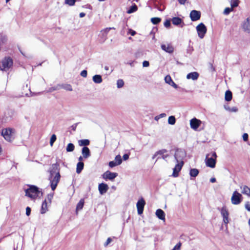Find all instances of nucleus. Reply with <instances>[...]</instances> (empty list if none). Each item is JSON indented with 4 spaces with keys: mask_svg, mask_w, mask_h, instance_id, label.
<instances>
[{
    "mask_svg": "<svg viewBox=\"0 0 250 250\" xmlns=\"http://www.w3.org/2000/svg\"><path fill=\"white\" fill-rule=\"evenodd\" d=\"M59 165L57 163L54 164L50 168L49 180L52 190H54L60 181L61 175L59 171Z\"/></svg>",
    "mask_w": 250,
    "mask_h": 250,
    "instance_id": "nucleus-1",
    "label": "nucleus"
},
{
    "mask_svg": "<svg viewBox=\"0 0 250 250\" xmlns=\"http://www.w3.org/2000/svg\"><path fill=\"white\" fill-rule=\"evenodd\" d=\"M25 195L32 199L37 198L41 193L39 188L35 186H30L29 188L25 190Z\"/></svg>",
    "mask_w": 250,
    "mask_h": 250,
    "instance_id": "nucleus-2",
    "label": "nucleus"
},
{
    "mask_svg": "<svg viewBox=\"0 0 250 250\" xmlns=\"http://www.w3.org/2000/svg\"><path fill=\"white\" fill-rule=\"evenodd\" d=\"M15 133V129L8 128L2 129L1 134L6 141L11 142L14 139Z\"/></svg>",
    "mask_w": 250,
    "mask_h": 250,
    "instance_id": "nucleus-3",
    "label": "nucleus"
},
{
    "mask_svg": "<svg viewBox=\"0 0 250 250\" xmlns=\"http://www.w3.org/2000/svg\"><path fill=\"white\" fill-rule=\"evenodd\" d=\"M13 65V60L9 57H5L0 62V69L2 71L8 70Z\"/></svg>",
    "mask_w": 250,
    "mask_h": 250,
    "instance_id": "nucleus-4",
    "label": "nucleus"
},
{
    "mask_svg": "<svg viewBox=\"0 0 250 250\" xmlns=\"http://www.w3.org/2000/svg\"><path fill=\"white\" fill-rule=\"evenodd\" d=\"M208 155L209 154H208L206 156L205 160L206 166L211 168H214L215 167L216 165V159L217 157V155L215 152H213L211 154V157L209 158Z\"/></svg>",
    "mask_w": 250,
    "mask_h": 250,
    "instance_id": "nucleus-5",
    "label": "nucleus"
},
{
    "mask_svg": "<svg viewBox=\"0 0 250 250\" xmlns=\"http://www.w3.org/2000/svg\"><path fill=\"white\" fill-rule=\"evenodd\" d=\"M167 151L166 149H163L157 151L153 156L152 159L156 158V162L158 159L162 158L165 160L169 157V155L167 153Z\"/></svg>",
    "mask_w": 250,
    "mask_h": 250,
    "instance_id": "nucleus-6",
    "label": "nucleus"
},
{
    "mask_svg": "<svg viewBox=\"0 0 250 250\" xmlns=\"http://www.w3.org/2000/svg\"><path fill=\"white\" fill-rule=\"evenodd\" d=\"M242 199V195L237 191H235L231 197V202L233 205H237L241 203Z\"/></svg>",
    "mask_w": 250,
    "mask_h": 250,
    "instance_id": "nucleus-7",
    "label": "nucleus"
},
{
    "mask_svg": "<svg viewBox=\"0 0 250 250\" xmlns=\"http://www.w3.org/2000/svg\"><path fill=\"white\" fill-rule=\"evenodd\" d=\"M196 30L199 37L200 39H203L207 31V28L205 24L203 23H200L196 26Z\"/></svg>",
    "mask_w": 250,
    "mask_h": 250,
    "instance_id": "nucleus-8",
    "label": "nucleus"
},
{
    "mask_svg": "<svg viewBox=\"0 0 250 250\" xmlns=\"http://www.w3.org/2000/svg\"><path fill=\"white\" fill-rule=\"evenodd\" d=\"M218 209L220 211L221 214L223 219L224 223L227 225L229 223V213L227 207L226 206H223L220 209Z\"/></svg>",
    "mask_w": 250,
    "mask_h": 250,
    "instance_id": "nucleus-9",
    "label": "nucleus"
},
{
    "mask_svg": "<svg viewBox=\"0 0 250 250\" xmlns=\"http://www.w3.org/2000/svg\"><path fill=\"white\" fill-rule=\"evenodd\" d=\"M186 156L185 151L182 149H177L174 154V158L177 162L183 161V159Z\"/></svg>",
    "mask_w": 250,
    "mask_h": 250,
    "instance_id": "nucleus-10",
    "label": "nucleus"
},
{
    "mask_svg": "<svg viewBox=\"0 0 250 250\" xmlns=\"http://www.w3.org/2000/svg\"><path fill=\"white\" fill-rule=\"evenodd\" d=\"M117 176V173L112 172L110 171L107 170L103 174L102 177L103 179H104L105 180L108 179L111 181H113Z\"/></svg>",
    "mask_w": 250,
    "mask_h": 250,
    "instance_id": "nucleus-11",
    "label": "nucleus"
},
{
    "mask_svg": "<svg viewBox=\"0 0 250 250\" xmlns=\"http://www.w3.org/2000/svg\"><path fill=\"white\" fill-rule=\"evenodd\" d=\"M184 165V162L181 161L177 162V164L175 165L174 168L173 169L172 176L174 177H177L179 175V171L181 170L182 167Z\"/></svg>",
    "mask_w": 250,
    "mask_h": 250,
    "instance_id": "nucleus-12",
    "label": "nucleus"
},
{
    "mask_svg": "<svg viewBox=\"0 0 250 250\" xmlns=\"http://www.w3.org/2000/svg\"><path fill=\"white\" fill-rule=\"evenodd\" d=\"M145 204V201L143 198L139 200L137 202L136 206L138 214L141 215L143 213Z\"/></svg>",
    "mask_w": 250,
    "mask_h": 250,
    "instance_id": "nucleus-13",
    "label": "nucleus"
},
{
    "mask_svg": "<svg viewBox=\"0 0 250 250\" xmlns=\"http://www.w3.org/2000/svg\"><path fill=\"white\" fill-rule=\"evenodd\" d=\"M201 123L202 122L200 120L195 118H193L190 121V127L192 129L196 130L201 125Z\"/></svg>",
    "mask_w": 250,
    "mask_h": 250,
    "instance_id": "nucleus-14",
    "label": "nucleus"
},
{
    "mask_svg": "<svg viewBox=\"0 0 250 250\" xmlns=\"http://www.w3.org/2000/svg\"><path fill=\"white\" fill-rule=\"evenodd\" d=\"M201 17V12L199 11L192 10L190 13V18L193 21L199 20Z\"/></svg>",
    "mask_w": 250,
    "mask_h": 250,
    "instance_id": "nucleus-15",
    "label": "nucleus"
},
{
    "mask_svg": "<svg viewBox=\"0 0 250 250\" xmlns=\"http://www.w3.org/2000/svg\"><path fill=\"white\" fill-rule=\"evenodd\" d=\"M172 24L175 25H180V27H183L185 25V23L183 22L182 19L179 17H174L171 19Z\"/></svg>",
    "mask_w": 250,
    "mask_h": 250,
    "instance_id": "nucleus-16",
    "label": "nucleus"
},
{
    "mask_svg": "<svg viewBox=\"0 0 250 250\" xmlns=\"http://www.w3.org/2000/svg\"><path fill=\"white\" fill-rule=\"evenodd\" d=\"M161 48L162 50L168 53H172L174 51V48L170 43L162 44Z\"/></svg>",
    "mask_w": 250,
    "mask_h": 250,
    "instance_id": "nucleus-17",
    "label": "nucleus"
},
{
    "mask_svg": "<svg viewBox=\"0 0 250 250\" xmlns=\"http://www.w3.org/2000/svg\"><path fill=\"white\" fill-rule=\"evenodd\" d=\"M165 81L167 83L173 87L174 88L176 89L178 88V85L173 81L170 75H168L165 77Z\"/></svg>",
    "mask_w": 250,
    "mask_h": 250,
    "instance_id": "nucleus-18",
    "label": "nucleus"
},
{
    "mask_svg": "<svg viewBox=\"0 0 250 250\" xmlns=\"http://www.w3.org/2000/svg\"><path fill=\"white\" fill-rule=\"evenodd\" d=\"M243 29L248 33H250V17H249L242 24Z\"/></svg>",
    "mask_w": 250,
    "mask_h": 250,
    "instance_id": "nucleus-19",
    "label": "nucleus"
},
{
    "mask_svg": "<svg viewBox=\"0 0 250 250\" xmlns=\"http://www.w3.org/2000/svg\"><path fill=\"white\" fill-rule=\"evenodd\" d=\"M98 189L101 194H103L106 192L108 189V185L104 183H101L99 185Z\"/></svg>",
    "mask_w": 250,
    "mask_h": 250,
    "instance_id": "nucleus-20",
    "label": "nucleus"
},
{
    "mask_svg": "<svg viewBox=\"0 0 250 250\" xmlns=\"http://www.w3.org/2000/svg\"><path fill=\"white\" fill-rule=\"evenodd\" d=\"M82 154L84 159H87L90 156V151L88 147L84 146L82 149Z\"/></svg>",
    "mask_w": 250,
    "mask_h": 250,
    "instance_id": "nucleus-21",
    "label": "nucleus"
},
{
    "mask_svg": "<svg viewBox=\"0 0 250 250\" xmlns=\"http://www.w3.org/2000/svg\"><path fill=\"white\" fill-rule=\"evenodd\" d=\"M156 215L160 220H165V213L161 209H158L156 211Z\"/></svg>",
    "mask_w": 250,
    "mask_h": 250,
    "instance_id": "nucleus-22",
    "label": "nucleus"
},
{
    "mask_svg": "<svg viewBox=\"0 0 250 250\" xmlns=\"http://www.w3.org/2000/svg\"><path fill=\"white\" fill-rule=\"evenodd\" d=\"M241 192L243 194L247 195L248 196L250 197V188L247 186L244 185L240 186Z\"/></svg>",
    "mask_w": 250,
    "mask_h": 250,
    "instance_id": "nucleus-23",
    "label": "nucleus"
},
{
    "mask_svg": "<svg viewBox=\"0 0 250 250\" xmlns=\"http://www.w3.org/2000/svg\"><path fill=\"white\" fill-rule=\"evenodd\" d=\"M199 74L197 72H193L188 73L187 75V79H192V80H196L199 77Z\"/></svg>",
    "mask_w": 250,
    "mask_h": 250,
    "instance_id": "nucleus-24",
    "label": "nucleus"
},
{
    "mask_svg": "<svg viewBox=\"0 0 250 250\" xmlns=\"http://www.w3.org/2000/svg\"><path fill=\"white\" fill-rule=\"evenodd\" d=\"M92 80L95 83H101L103 82L102 76L100 75H95L93 76Z\"/></svg>",
    "mask_w": 250,
    "mask_h": 250,
    "instance_id": "nucleus-25",
    "label": "nucleus"
},
{
    "mask_svg": "<svg viewBox=\"0 0 250 250\" xmlns=\"http://www.w3.org/2000/svg\"><path fill=\"white\" fill-rule=\"evenodd\" d=\"M47 204L48 203L47 202L46 199H45L44 201L42 202V208L41 209V213L42 214L45 213L48 210Z\"/></svg>",
    "mask_w": 250,
    "mask_h": 250,
    "instance_id": "nucleus-26",
    "label": "nucleus"
},
{
    "mask_svg": "<svg viewBox=\"0 0 250 250\" xmlns=\"http://www.w3.org/2000/svg\"><path fill=\"white\" fill-rule=\"evenodd\" d=\"M84 164L83 162H79L77 164L76 172L79 174L83 168Z\"/></svg>",
    "mask_w": 250,
    "mask_h": 250,
    "instance_id": "nucleus-27",
    "label": "nucleus"
},
{
    "mask_svg": "<svg viewBox=\"0 0 250 250\" xmlns=\"http://www.w3.org/2000/svg\"><path fill=\"white\" fill-rule=\"evenodd\" d=\"M89 143L90 141L88 139L80 140L78 141L79 145L81 146H83V147L89 145Z\"/></svg>",
    "mask_w": 250,
    "mask_h": 250,
    "instance_id": "nucleus-28",
    "label": "nucleus"
},
{
    "mask_svg": "<svg viewBox=\"0 0 250 250\" xmlns=\"http://www.w3.org/2000/svg\"><path fill=\"white\" fill-rule=\"evenodd\" d=\"M232 93L230 90H227L225 93V99L226 101H230L232 99Z\"/></svg>",
    "mask_w": 250,
    "mask_h": 250,
    "instance_id": "nucleus-29",
    "label": "nucleus"
},
{
    "mask_svg": "<svg viewBox=\"0 0 250 250\" xmlns=\"http://www.w3.org/2000/svg\"><path fill=\"white\" fill-rule=\"evenodd\" d=\"M63 88L67 91H71L73 90L71 85L70 84H63L60 85V88Z\"/></svg>",
    "mask_w": 250,
    "mask_h": 250,
    "instance_id": "nucleus-30",
    "label": "nucleus"
},
{
    "mask_svg": "<svg viewBox=\"0 0 250 250\" xmlns=\"http://www.w3.org/2000/svg\"><path fill=\"white\" fill-rule=\"evenodd\" d=\"M199 174V170L196 168H191L189 172V174L191 177H195Z\"/></svg>",
    "mask_w": 250,
    "mask_h": 250,
    "instance_id": "nucleus-31",
    "label": "nucleus"
},
{
    "mask_svg": "<svg viewBox=\"0 0 250 250\" xmlns=\"http://www.w3.org/2000/svg\"><path fill=\"white\" fill-rule=\"evenodd\" d=\"M138 9V7L136 4H134L131 6L129 9L127 11V13L131 14L136 11Z\"/></svg>",
    "mask_w": 250,
    "mask_h": 250,
    "instance_id": "nucleus-32",
    "label": "nucleus"
},
{
    "mask_svg": "<svg viewBox=\"0 0 250 250\" xmlns=\"http://www.w3.org/2000/svg\"><path fill=\"white\" fill-rule=\"evenodd\" d=\"M75 149V146L72 143H69L66 148L67 152H72Z\"/></svg>",
    "mask_w": 250,
    "mask_h": 250,
    "instance_id": "nucleus-33",
    "label": "nucleus"
},
{
    "mask_svg": "<svg viewBox=\"0 0 250 250\" xmlns=\"http://www.w3.org/2000/svg\"><path fill=\"white\" fill-rule=\"evenodd\" d=\"M83 205L84 201L83 200L81 199L77 205L76 210H79L82 209L83 207Z\"/></svg>",
    "mask_w": 250,
    "mask_h": 250,
    "instance_id": "nucleus-34",
    "label": "nucleus"
},
{
    "mask_svg": "<svg viewBox=\"0 0 250 250\" xmlns=\"http://www.w3.org/2000/svg\"><path fill=\"white\" fill-rule=\"evenodd\" d=\"M176 122V119L174 116H169L168 119V123L169 124L173 125L175 124Z\"/></svg>",
    "mask_w": 250,
    "mask_h": 250,
    "instance_id": "nucleus-35",
    "label": "nucleus"
},
{
    "mask_svg": "<svg viewBox=\"0 0 250 250\" xmlns=\"http://www.w3.org/2000/svg\"><path fill=\"white\" fill-rule=\"evenodd\" d=\"M161 21V18L155 17V18H152L151 19V21L152 23L154 24H158Z\"/></svg>",
    "mask_w": 250,
    "mask_h": 250,
    "instance_id": "nucleus-36",
    "label": "nucleus"
},
{
    "mask_svg": "<svg viewBox=\"0 0 250 250\" xmlns=\"http://www.w3.org/2000/svg\"><path fill=\"white\" fill-rule=\"evenodd\" d=\"M115 162H116V163L120 165V164H122V158H121V157L120 155H117L115 158V161H114Z\"/></svg>",
    "mask_w": 250,
    "mask_h": 250,
    "instance_id": "nucleus-37",
    "label": "nucleus"
},
{
    "mask_svg": "<svg viewBox=\"0 0 250 250\" xmlns=\"http://www.w3.org/2000/svg\"><path fill=\"white\" fill-rule=\"evenodd\" d=\"M124 85V82L122 79H119L117 82V86L119 88H122Z\"/></svg>",
    "mask_w": 250,
    "mask_h": 250,
    "instance_id": "nucleus-38",
    "label": "nucleus"
},
{
    "mask_svg": "<svg viewBox=\"0 0 250 250\" xmlns=\"http://www.w3.org/2000/svg\"><path fill=\"white\" fill-rule=\"evenodd\" d=\"M57 139L56 136L55 134H53L50 138V145L51 146H53L54 143L56 141Z\"/></svg>",
    "mask_w": 250,
    "mask_h": 250,
    "instance_id": "nucleus-39",
    "label": "nucleus"
},
{
    "mask_svg": "<svg viewBox=\"0 0 250 250\" xmlns=\"http://www.w3.org/2000/svg\"><path fill=\"white\" fill-rule=\"evenodd\" d=\"M238 0H231V6L232 8L237 7L238 5Z\"/></svg>",
    "mask_w": 250,
    "mask_h": 250,
    "instance_id": "nucleus-40",
    "label": "nucleus"
},
{
    "mask_svg": "<svg viewBox=\"0 0 250 250\" xmlns=\"http://www.w3.org/2000/svg\"><path fill=\"white\" fill-rule=\"evenodd\" d=\"M7 40L6 37L3 34H0V42L3 43H4Z\"/></svg>",
    "mask_w": 250,
    "mask_h": 250,
    "instance_id": "nucleus-41",
    "label": "nucleus"
},
{
    "mask_svg": "<svg viewBox=\"0 0 250 250\" xmlns=\"http://www.w3.org/2000/svg\"><path fill=\"white\" fill-rule=\"evenodd\" d=\"M75 0H65V3L70 6H73L75 4Z\"/></svg>",
    "mask_w": 250,
    "mask_h": 250,
    "instance_id": "nucleus-42",
    "label": "nucleus"
},
{
    "mask_svg": "<svg viewBox=\"0 0 250 250\" xmlns=\"http://www.w3.org/2000/svg\"><path fill=\"white\" fill-rule=\"evenodd\" d=\"M111 29H115V28H114V27L106 28L102 30L101 32H103L104 34H105V35H106L108 33V32Z\"/></svg>",
    "mask_w": 250,
    "mask_h": 250,
    "instance_id": "nucleus-43",
    "label": "nucleus"
},
{
    "mask_svg": "<svg viewBox=\"0 0 250 250\" xmlns=\"http://www.w3.org/2000/svg\"><path fill=\"white\" fill-rule=\"evenodd\" d=\"M166 116V113H161L155 117V120L158 121L160 118L165 117Z\"/></svg>",
    "mask_w": 250,
    "mask_h": 250,
    "instance_id": "nucleus-44",
    "label": "nucleus"
},
{
    "mask_svg": "<svg viewBox=\"0 0 250 250\" xmlns=\"http://www.w3.org/2000/svg\"><path fill=\"white\" fill-rule=\"evenodd\" d=\"M232 8L227 7L226 8L224 11V14L225 15H228L232 11Z\"/></svg>",
    "mask_w": 250,
    "mask_h": 250,
    "instance_id": "nucleus-45",
    "label": "nucleus"
},
{
    "mask_svg": "<svg viewBox=\"0 0 250 250\" xmlns=\"http://www.w3.org/2000/svg\"><path fill=\"white\" fill-rule=\"evenodd\" d=\"M53 194H48L46 198L47 202L49 203H51V200L53 198Z\"/></svg>",
    "mask_w": 250,
    "mask_h": 250,
    "instance_id": "nucleus-46",
    "label": "nucleus"
},
{
    "mask_svg": "<svg viewBox=\"0 0 250 250\" xmlns=\"http://www.w3.org/2000/svg\"><path fill=\"white\" fill-rule=\"evenodd\" d=\"M118 165L114 161H110L109 163V166L110 167H113L116 166H118Z\"/></svg>",
    "mask_w": 250,
    "mask_h": 250,
    "instance_id": "nucleus-47",
    "label": "nucleus"
},
{
    "mask_svg": "<svg viewBox=\"0 0 250 250\" xmlns=\"http://www.w3.org/2000/svg\"><path fill=\"white\" fill-rule=\"evenodd\" d=\"M60 89V85H58L55 87H50L49 89V92H52L53 91H55V90H58Z\"/></svg>",
    "mask_w": 250,
    "mask_h": 250,
    "instance_id": "nucleus-48",
    "label": "nucleus"
},
{
    "mask_svg": "<svg viewBox=\"0 0 250 250\" xmlns=\"http://www.w3.org/2000/svg\"><path fill=\"white\" fill-rule=\"evenodd\" d=\"M164 26L166 28H169L170 26V21L169 20H166L164 22Z\"/></svg>",
    "mask_w": 250,
    "mask_h": 250,
    "instance_id": "nucleus-49",
    "label": "nucleus"
},
{
    "mask_svg": "<svg viewBox=\"0 0 250 250\" xmlns=\"http://www.w3.org/2000/svg\"><path fill=\"white\" fill-rule=\"evenodd\" d=\"M181 245L182 244L180 242L178 243L175 246L173 249L174 250H180L181 247Z\"/></svg>",
    "mask_w": 250,
    "mask_h": 250,
    "instance_id": "nucleus-50",
    "label": "nucleus"
},
{
    "mask_svg": "<svg viewBox=\"0 0 250 250\" xmlns=\"http://www.w3.org/2000/svg\"><path fill=\"white\" fill-rule=\"evenodd\" d=\"M87 74V71L85 70H83L81 72V76L83 78L86 77Z\"/></svg>",
    "mask_w": 250,
    "mask_h": 250,
    "instance_id": "nucleus-51",
    "label": "nucleus"
},
{
    "mask_svg": "<svg viewBox=\"0 0 250 250\" xmlns=\"http://www.w3.org/2000/svg\"><path fill=\"white\" fill-rule=\"evenodd\" d=\"M245 207L247 210L250 211V204L249 202L246 203Z\"/></svg>",
    "mask_w": 250,
    "mask_h": 250,
    "instance_id": "nucleus-52",
    "label": "nucleus"
},
{
    "mask_svg": "<svg viewBox=\"0 0 250 250\" xmlns=\"http://www.w3.org/2000/svg\"><path fill=\"white\" fill-rule=\"evenodd\" d=\"M31 213V208L29 207L26 208V214L27 216H29Z\"/></svg>",
    "mask_w": 250,
    "mask_h": 250,
    "instance_id": "nucleus-53",
    "label": "nucleus"
},
{
    "mask_svg": "<svg viewBox=\"0 0 250 250\" xmlns=\"http://www.w3.org/2000/svg\"><path fill=\"white\" fill-rule=\"evenodd\" d=\"M248 134L246 133L243 135V139L244 141H247L248 140Z\"/></svg>",
    "mask_w": 250,
    "mask_h": 250,
    "instance_id": "nucleus-54",
    "label": "nucleus"
},
{
    "mask_svg": "<svg viewBox=\"0 0 250 250\" xmlns=\"http://www.w3.org/2000/svg\"><path fill=\"white\" fill-rule=\"evenodd\" d=\"M149 65V62L147 61H145L143 62V67H148Z\"/></svg>",
    "mask_w": 250,
    "mask_h": 250,
    "instance_id": "nucleus-55",
    "label": "nucleus"
},
{
    "mask_svg": "<svg viewBox=\"0 0 250 250\" xmlns=\"http://www.w3.org/2000/svg\"><path fill=\"white\" fill-rule=\"evenodd\" d=\"M111 241L112 239L110 238H108L106 242L104 244V246H107Z\"/></svg>",
    "mask_w": 250,
    "mask_h": 250,
    "instance_id": "nucleus-56",
    "label": "nucleus"
},
{
    "mask_svg": "<svg viewBox=\"0 0 250 250\" xmlns=\"http://www.w3.org/2000/svg\"><path fill=\"white\" fill-rule=\"evenodd\" d=\"M123 159L124 160H127L129 158V155L127 154H125L123 155Z\"/></svg>",
    "mask_w": 250,
    "mask_h": 250,
    "instance_id": "nucleus-57",
    "label": "nucleus"
},
{
    "mask_svg": "<svg viewBox=\"0 0 250 250\" xmlns=\"http://www.w3.org/2000/svg\"><path fill=\"white\" fill-rule=\"evenodd\" d=\"M128 33L130 34L132 36H134L136 34V32L132 30H129Z\"/></svg>",
    "mask_w": 250,
    "mask_h": 250,
    "instance_id": "nucleus-58",
    "label": "nucleus"
},
{
    "mask_svg": "<svg viewBox=\"0 0 250 250\" xmlns=\"http://www.w3.org/2000/svg\"><path fill=\"white\" fill-rule=\"evenodd\" d=\"M187 0H178V1L181 4H184Z\"/></svg>",
    "mask_w": 250,
    "mask_h": 250,
    "instance_id": "nucleus-59",
    "label": "nucleus"
},
{
    "mask_svg": "<svg viewBox=\"0 0 250 250\" xmlns=\"http://www.w3.org/2000/svg\"><path fill=\"white\" fill-rule=\"evenodd\" d=\"M210 182L211 183H214L216 182V179L215 178H211L210 179Z\"/></svg>",
    "mask_w": 250,
    "mask_h": 250,
    "instance_id": "nucleus-60",
    "label": "nucleus"
},
{
    "mask_svg": "<svg viewBox=\"0 0 250 250\" xmlns=\"http://www.w3.org/2000/svg\"><path fill=\"white\" fill-rule=\"evenodd\" d=\"M85 14L84 13L82 12L80 14V17L83 18L85 16Z\"/></svg>",
    "mask_w": 250,
    "mask_h": 250,
    "instance_id": "nucleus-61",
    "label": "nucleus"
},
{
    "mask_svg": "<svg viewBox=\"0 0 250 250\" xmlns=\"http://www.w3.org/2000/svg\"><path fill=\"white\" fill-rule=\"evenodd\" d=\"M83 158H84L83 157V156L79 157V162H82V161L83 160Z\"/></svg>",
    "mask_w": 250,
    "mask_h": 250,
    "instance_id": "nucleus-62",
    "label": "nucleus"
},
{
    "mask_svg": "<svg viewBox=\"0 0 250 250\" xmlns=\"http://www.w3.org/2000/svg\"><path fill=\"white\" fill-rule=\"evenodd\" d=\"M231 111H233V112H236L237 111V109L236 108V107H233L232 109H231Z\"/></svg>",
    "mask_w": 250,
    "mask_h": 250,
    "instance_id": "nucleus-63",
    "label": "nucleus"
},
{
    "mask_svg": "<svg viewBox=\"0 0 250 250\" xmlns=\"http://www.w3.org/2000/svg\"><path fill=\"white\" fill-rule=\"evenodd\" d=\"M131 66H133V62L128 63Z\"/></svg>",
    "mask_w": 250,
    "mask_h": 250,
    "instance_id": "nucleus-64",
    "label": "nucleus"
}]
</instances>
